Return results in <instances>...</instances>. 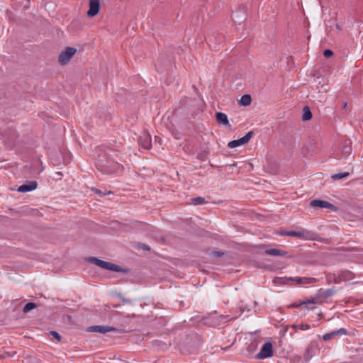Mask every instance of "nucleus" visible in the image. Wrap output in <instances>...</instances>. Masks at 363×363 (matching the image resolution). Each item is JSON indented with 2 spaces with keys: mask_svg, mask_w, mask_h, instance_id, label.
Listing matches in <instances>:
<instances>
[{
  "mask_svg": "<svg viewBox=\"0 0 363 363\" xmlns=\"http://www.w3.org/2000/svg\"><path fill=\"white\" fill-rule=\"evenodd\" d=\"M118 150L107 148L99 155L96 161V167L104 174H112L120 171L122 166L118 162L114 161V157H117Z\"/></svg>",
  "mask_w": 363,
  "mask_h": 363,
  "instance_id": "f257e3e1",
  "label": "nucleus"
},
{
  "mask_svg": "<svg viewBox=\"0 0 363 363\" xmlns=\"http://www.w3.org/2000/svg\"><path fill=\"white\" fill-rule=\"evenodd\" d=\"M89 261L91 263H93L102 269H108V270L113 271V272H121L122 271L121 267H119L118 265H116L111 262L103 261L96 257H91L89 258Z\"/></svg>",
  "mask_w": 363,
  "mask_h": 363,
  "instance_id": "f03ea898",
  "label": "nucleus"
},
{
  "mask_svg": "<svg viewBox=\"0 0 363 363\" xmlns=\"http://www.w3.org/2000/svg\"><path fill=\"white\" fill-rule=\"evenodd\" d=\"M77 52V49L72 47H67L64 50H62L58 57L59 63L64 66L69 63L71 58L74 56V55Z\"/></svg>",
  "mask_w": 363,
  "mask_h": 363,
  "instance_id": "7ed1b4c3",
  "label": "nucleus"
},
{
  "mask_svg": "<svg viewBox=\"0 0 363 363\" xmlns=\"http://www.w3.org/2000/svg\"><path fill=\"white\" fill-rule=\"evenodd\" d=\"M281 235L298 237L305 240H312L314 238V234L306 230H301L298 231H286L281 233Z\"/></svg>",
  "mask_w": 363,
  "mask_h": 363,
  "instance_id": "20e7f679",
  "label": "nucleus"
},
{
  "mask_svg": "<svg viewBox=\"0 0 363 363\" xmlns=\"http://www.w3.org/2000/svg\"><path fill=\"white\" fill-rule=\"evenodd\" d=\"M252 135H253V132L250 131L245 136L240 138V139L232 140V141L229 142L228 143V147L229 148H235L238 146L245 145L250 140V139L252 138Z\"/></svg>",
  "mask_w": 363,
  "mask_h": 363,
  "instance_id": "39448f33",
  "label": "nucleus"
},
{
  "mask_svg": "<svg viewBox=\"0 0 363 363\" xmlns=\"http://www.w3.org/2000/svg\"><path fill=\"white\" fill-rule=\"evenodd\" d=\"M272 345L270 342H266L263 345L260 352L257 354V358L263 359L272 356Z\"/></svg>",
  "mask_w": 363,
  "mask_h": 363,
  "instance_id": "423d86ee",
  "label": "nucleus"
},
{
  "mask_svg": "<svg viewBox=\"0 0 363 363\" xmlns=\"http://www.w3.org/2000/svg\"><path fill=\"white\" fill-rule=\"evenodd\" d=\"M88 332L99 333L105 334L108 332H117L118 330L116 328L106 325H95L91 326L87 329Z\"/></svg>",
  "mask_w": 363,
  "mask_h": 363,
  "instance_id": "0eeeda50",
  "label": "nucleus"
},
{
  "mask_svg": "<svg viewBox=\"0 0 363 363\" xmlns=\"http://www.w3.org/2000/svg\"><path fill=\"white\" fill-rule=\"evenodd\" d=\"M139 144L140 145L145 149V150H149L150 149L151 147V145H152V139H151V136L147 133H144L140 137V139H139Z\"/></svg>",
  "mask_w": 363,
  "mask_h": 363,
  "instance_id": "6e6552de",
  "label": "nucleus"
},
{
  "mask_svg": "<svg viewBox=\"0 0 363 363\" xmlns=\"http://www.w3.org/2000/svg\"><path fill=\"white\" fill-rule=\"evenodd\" d=\"M99 0H89V9L87 11V16L89 17H94L99 11Z\"/></svg>",
  "mask_w": 363,
  "mask_h": 363,
  "instance_id": "1a4fd4ad",
  "label": "nucleus"
},
{
  "mask_svg": "<svg viewBox=\"0 0 363 363\" xmlns=\"http://www.w3.org/2000/svg\"><path fill=\"white\" fill-rule=\"evenodd\" d=\"M216 122L223 126H230L228 116L225 113L221 112H216L215 114Z\"/></svg>",
  "mask_w": 363,
  "mask_h": 363,
  "instance_id": "9d476101",
  "label": "nucleus"
},
{
  "mask_svg": "<svg viewBox=\"0 0 363 363\" xmlns=\"http://www.w3.org/2000/svg\"><path fill=\"white\" fill-rule=\"evenodd\" d=\"M347 334V330L344 328H340L337 330L333 331L329 333H326L323 336V340L324 341H328L334 337L336 335H344Z\"/></svg>",
  "mask_w": 363,
  "mask_h": 363,
  "instance_id": "9b49d317",
  "label": "nucleus"
},
{
  "mask_svg": "<svg viewBox=\"0 0 363 363\" xmlns=\"http://www.w3.org/2000/svg\"><path fill=\"white\" fill-rule=\"evenodd\" d=\"M37 187V183L35 182H30L27 184H24L18 188V191L25 193L33 190H35Z\"/></svg>",
  "mask_w": 363,
  "mask_h": 363,
  "instance_id": "f8f14e48",
  "label": "nucleus"
},
{
  "mask_svg": "<svg viewBox=\"0 0 363 363\" xmlns=\"http://www.w3.org/2000/svg\"><path fill=\"white\" fill-rule=\"evenodd\" d=\"M311 206L313 207H319V208H329L333 206V205L327 201H321V200H313L311 202Z\"/></svg>",
  "mask_w": 363,
  "mask_h": 363,
  "instance_id": "ddd939ff",
  "label": "nucleus"
},
{
  "mask_svg": "<svg viewBox=\"0 0 363 363\" xmlns=\"http://www.w3.org/2000/svg\"><path fill=\"white\" fill-rule=\"evenodd\" d=\"M292 280L298 284H308L313 283L315 279L314 278L296 277L295 279H293Z\"/></svg>",
  "mask_w": 363,
  "mask_h": 363,
  "instance_id": "4468645a",
  "label": "nucleus"
},
{
  "mask_svg": "<svg viewBox=\"0 0 363 363\" xmlns=\"http://www.w3.org/2000/svg\"><path fill=\"white\" fill-rule=\"evenodd\" d=\"M265 254L272 256H283L285 253L278 249H269L265 250Z\"/></svg>",
  "mask_w": 363,
  "mask_h": 363,
  "instance_id": "2eb2a0df",
  "label": "nucleus"
},
{
  "mask_svg": "<svg viewBox=\"0 0 363 363\" xmlns=\"http://www.w3.org/2000/svg\"><path fill=\"white\" fill-rule=\"evenodd\" d=\"M312 118V113L308 106H305L303 110L302 119L303 121L311 120Z\"/></svg>",
  "mask_w": 363,
  "mask_h": 363,
  "instance_id": "dca6fc26",
  "label": "nucleus"
},
{
  "mask_svg": "<svg viewBox=\"0 0 363 363\" xmlns=\"http://www.w3.org/2000/svg\"><path fill=\"white\" fill-rule=\"evenodd\" d=\"M251 102H252V99H251L250 95H249V94L243 95L240 100V105L244 106H249L251 104Z\"/></svg>",
  "mask_w": 363,
  "mask_h": 363,
  "instance_id": "f3484780",
  "label": "nucleus"
},
{
  "mask_svg": "<svg viewBox=\"0 0 363 363\" xmlns=\"http://www.w3.org/2000/svg\"><path fill=\"white\" fill-rule=\"evenodd\" d=\"M348 176H349L348 172H342V173L335 174L332 175L331 178L334 180L342 179L344 178L347 177Z\"/></svg>",
  "mask_w": 363,
  "mask_h": 363,
  "instance_id": "a211bd4d",
  "label": "nucleus"
},
{
  "mask_svg": "<svg viewBox=\"0 0 363 363\" xmlns=\"http://www.w3.org/2000/svg\"><path fill=\"white\" fill-rule=\"evenodd\" d=\"M342 155H344V157H347L349 155H350L352 152V148L350 146L345 145L342 148Z\"/></svg>",
  "mask_w": 363,
  "mask_h": 363,
  "instance_id": "6ab92c4d",
  "label": "nucleus"
},
{
  "mask_svg": "<svg viewBox=\"0 0 363 363\" xmlns=\"http://www.w3.org/2000/svg\"><path fill=\"white\" fill-rule=\"evenodd\" d=\"M36 306V305L33 303H27L24 308H23V312L24 313H27L30 311H31L32 309L35 308Z\"/></svg>",
  "mask_w": 363,
  "mask_h": 363,
  "instance_id": "aec40b11",
  "label": "nucleus"
},
{
  "mask_svg": "<svg viewBox=\"0 0 363 363\" xmlns=\"http://www.w3.org/2000/svg\"><path fill=\"white\" fill-rule=\"evenodd\" d=\"M192 203L194 205H199V204L204 203L205 201H204L203 198L199 196V197H196V198L192 199Z\"/></svg>",
  "mask_w": 363,
  "mask_h": 363,
  "instance_id": "412c9836",
  "label": "nucleus"
},
{
  "mask_svg": "<svg viewBox=\"0 0 363 363\" xmlns=\"http://www.w3.org/2000/svg\"><path fill=\"white\" fill-rule=\"evenodd\" d=\"M294 328L302 330H306L310 328V326L308 324H301L298 325H295Z\"/></svg>",
  "mask_w": 363,
  "mask_h": 363,
  "instance_id": "4be33fe9",
  "label": "nucleus"
},
{
  "mask_svg": "<svg viewBox=\"0 0 363 363\" xmlns=\"http://www.w3.org/2000/svg\"><path fill=\"white\" fill-rule=\"evenodd\" d=\"M323 55L325 57L328 58L333 56V53L330 50H325L323 52Z\"/></svg>",
  "mask_w": 363,
  "mask_h": 363,
  "instance_id": "5701e85b",
  "label": "nucleus"
},
{
  "mask_svg": "<svg viewBox=\"0 0 363 363\" xmlns=\"http://www.w3.org/2000/svg\"><path fill=\"white\" fill-rule=\"evenodd\" d=\"M50 334L57 340V341H60L61 340V337L60 335L55 331H52L50 333Z\"/></svg>",
  "mask_w": 363,
  "mask_h": 363,
  "instance_id": "b1692460",
  "label": "nucleus"
},
{
  "mask_svg": "<svg viewBox=\"0 0 363 363\" xmlns=\"http://www.w3.org/2000/svg\"><path fill=\"white\" fill-rule=\"evenodd\" d=\"M213 255H216V256H221V255H223V252H215L213 253Z\"/></svg>",
  "mask_w": 363,
  "mask_h": 363,
  "instance_id": "393cba45",
  "label": "nucleus"
},
{
  "mask_svg": "<svg viewBox=\"0 0 363 363\" xmlns=\"http://www.w3.org/2000/svg\"><path fill=\"white\" fill-rule=\"evenodd\" d=\"M314 302L313 301H303L301 304H309V303H313Z\"/></svg>",
  "mask_w": 363,
  "mask_h": 363,
  "instance_id": "a878e982",
  "label": "nucleus"
},
{
  "mask_svg": "<svg viewBox=\"0 0 363 363\" xmlns=\"http://www.w3.org/2000/svg\"><path fill=\"white\" fill-rule=\"evenodd\" d=\"M346 106H347V103H345L343 105V108H346Z\"/></svg>",
  "mask_w": 363,
  "mask_h": 363,
  "instance_id": "bb28decb",
  "label": "nucleus"
},
{
  "mask_svg": "<svg viewBox=\"0 0 363 363\" xmlns=\"http://www.w3.org/2000/svg\"><path fill=\"white\" fill-rule=\"evenodd\" d=\"M96 192L97 194H101V192H100L99 191H98V190H97Z\"/></svg>",
  "mask_w": 363,
  "mask_h": 363,
  "instance_id": "cd10ccee",
  "label": "nucleus"
}]
</instances>
